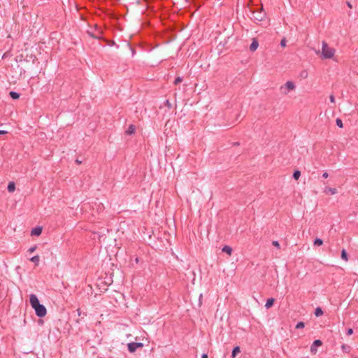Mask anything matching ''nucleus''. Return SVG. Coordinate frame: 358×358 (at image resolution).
I'll use <instances>...</instances> for the list:
<instances>
[{
    "label": "nucleus",
    "instance_id": "nucleus-1",
    "mask_svg": "<svg viewBox=\"0 0 358 358\" xmlns=\"http://www.w3.org/2000/svg\"><path fill=\"white\" fill-rule=\"evenodd\" d=\"M29 302L32 308L34 309L36 315L38 317H43L46 315V308L43 304L40 303V301L36 295L34 294H30Z\"/></svg>",
    "mask_w": 358,
    "mask_h": 358
},
{
    "label": "nucleus",
    "instance_id": "nucleus-2",
    "mask_svg": "<svg viewBox=\"0 0 358 358\" xmlns=\"http://www.w3.org/2000/svg\"><path fill=\"white\" fill-rule=\"evenodd\" d=\"M248 7L250 11L252 13V18L255 21L261 22L264 19L266 13L264 12L262 6L255 9L252 6H250V3H249Z\"/></svg>",
    "mask_w": 358,
    "mask_h": 358
},
{
    "label": "nucleus",
    "instance_id": "nucleus-3",
    "mask_svg": "<svg viewBox=\"0 0 358 358\" xmlns=\"http://www.w3.org/2000/svg\"><path fill=\"white\" fill-rule=\"evenodd\" d=\"M335 50L329 47L328 44L325 42H322V55L323 58L331 59L334 57Z\"/></svg>",
    "mask_w": 358,
    "mask_h": 358
},
{
    "label": "nucleus",
    "instance_id": "nucleus-4",
    "mask_svg": "<svg viewBox=\"0 0 358 358\" xmlns=\"http://www.w3.org/2000/svg\"><path fill=\"white\" fill-rule=\"evenodd\" d=\"M295 89V85L292 81H287L285 85L280 87L281 92L284 94H287L289 91L294 90Z\"/></svg>",
    "mask_w": 358,
    "mask_h": 358
},
{
    "label": "nucleus",
    "instance_id": "nucleus-5",
    "mask_svg": "<svg viewBox=\"0 0 358 358\" xmlns=\"http://www.w3.org/2000/svg\"><path fill=\"white\" fill-rule=\"evenodd\" d=\"M105 275H106V276L103 278V283L107 286L110 285L113 282V273H110V272H108V273L106 272Z\"/></svg>",
    "mask_w": 358,
    "mask_h": 358
},
{
    "label": "nucleus",
    "instance_id": "nucleus-6",
    "mask_svg": "<svg viewBox=\"0 0 358 358\" xmlns=\"http://www.w3.org/2000/svg\"><path fill=\"white\" fill-rule=\"evenodd\" d=\"M322 345V342L321 340H315L310 346V352L313 355H315L317 353V348L320 347Z\"/></svg>",
    "mask_w": 358,
    "mask_h": 358
},
{
    "label": "nucleus",
    "instance_id": "nucleus-7",
    "mask_svg": "<svg viewBox=\"0 0 358 358\" xmlns=\"http://www.w3.org/2000/svg\"><path fill=\"white\" fill-rule=\"evenodd\" d=\"M138 338L136 337V350L138 348H141L144 345H149V341L148 338L143 337L142 338V342H138L137 341Z\"/></svg>",
    "mask_w": 358,
    "mask_h": 358
},
{
    "label": "nucleus",
    "instance_id": "nucleus-8",
    "mask_svg": "<svg viewBox=\"0 0 358 358\" xmlns=\"http://www.w3.org/2000/svg\"><path fill=\"white\" fill-rule=\"evenodd\" d=\"M42 230H43V229L41 227H34V229H32V230L31 231V235L38 236L41 234Z\"/></svg>",
    "mask_w": 358,
    "mask_h": 358
},
{
    "label": "nucleus",
    "instance_id": "nucleus-9",
    "mask_svg": "<svg viewBox=\"0 0 358 358\" xmlns=\"http://www.w3.org/2000/svg\"><path fill=\"white\" fill-rule=\"evenodd\" d=\"M258 46H259L258 41L256 39H253L252 43L250 45V50L252 52H254L257 49Z\"/></svg>",
    "mask_w": 358,
    "mask_h": 358
},
{
    "label": "nucleus",
    "instance_id": "nucleus-10",
    "mask_svg": "<svg viewBox=\"0 0 358 358\" xmlns=\"http://www.w3.org/2000/svg\"><path fill=\"white\" fill-rule=\"evenodd\" d=\"M222 252L227 253L229 256H231L232 254V248L229 245H224L222 248Z\"/></svg>",
    "mask_w": 358,
    "mask_h": 358
},
{
    "label": "nucleus",
    "instance_id": "nucleus-11",
    "mask_svg": "<svg viewBox=\"0 0 358 358\" xmlns=\"http://www.w3.org/2000/svg\"><path fill=\"white\" fill-rule=\"evenodd\" d=\"M106 231L108 232L109 231L108 229L104 228V229H102V230L101 231L94 232V234H96L98 235L99 241H101V238L106 236V234H105Z\"/></svg>",
    "mask_w": 358,
    "mask_h": 358
},
{
    "label": "nucleus",
    "instance_id": "nucleus-12",
    "mask_svg": "<svg viewBox=\"0 0 358 358\" xmlns=\"http://www.w3.org/2000/svg\"><path fill=\"white\" fill-rule=\"evenodd\" d=\"M7 189L9 192H13L15 189V183L13 181L9 182Z\"/></svg>",
    "mask_w": 358,
    "mask_h": 358
},
{
    "label": "nucleus",
    "instance_id": "nucleus-13",
    "mask_svg": "<svg viewBox=\"0 0 358 358\" xmlns=\"http://www.w3.org/2000/svg\"><path fill=\"white\" fill-rule=\"evenodd\" d=\"M341 349L343 352L348 353V354L350 353L351 351V347L347 344H343L341 345Z\"/></svg>",
    "mask_w": 358,
    "mask_h": 358
},
{
    "label": "nucleus",
    "instance_id": "nucleus-14",
    "mask_svg": "<svg viewBox=\"0 0 358 358\" xmlns=\"http://www.w3.org/2000/svg\"><path fill=\"white\" fill-rule=\"evenodd\" d=\"M275 302V299L273 298H270L266 301V303L265 304V307L266 308H270L273 306V303Z\"/></svg>",
    "mask_w": 358,
    "mask_h": 358
},
{
    "label": "nucleus",
    "instance_id": "nucleus-15",
    "mask_svg": "<svg viewBox=\"0 0 358 358\" xmlns=\"http://www.w3.org/2000/svg\"><path fill=\"white\" fill-rule=\"evenodd\" d=\"M324 192L326 194H335L337 193V189L336 188H332V187H327L325 189H324Z\"/></svg>",
    "mask_w": 358,
    "mask_h": 358
},
{
    "label": "nucleus",
    "instance_id": "nucleus-16",
    "mask_svg": "<svg viewBox=\"0 0 358 358\" xmlns=\"http://www.w3.org/2000/svg\"><path fill=\"white\" fill-rule=\"evenodd\" d=\"M9 95L13 99H18L20 98V94L18 92L10 91Z\"/></svg>",
    "mask_w": 358,
    "mask_h": 358
},
{
    "label": "nucleus",
    "instance_id": "nucleus-17",
    "mask_svg": "<svg viewBox=\"0 0 358 358\" xmlns=\"http://www.w3.org/2000/svg\"><path fill=\"white\" fill-rule=\"evenodd\" d=\"M127 135H131L134 134V124H130L128 129L125 131Z\"/></svg>",
    "mask_w": 358,
    "mask_h": 358
},
{
    "label": "nucleus",
    "instance_id": "nucleus-18",
    "mask_svg": "<svg viewBox=\"0 0 358 358\" xmlns=\"http://www.w3.org/2000/svg\"><path fill=\"white\" fill-rule=\"evenodd\" d=\"M30 261L34 262L36 266H38V264H39V261H40L39 256L38 255H35V256L32 257L30 259Z\"/></svg>",
    "mask_w": 358,
    "mask_h": 358
},
{
    "label": "nucleus",
    "instance_id": "nucleus-19",
    "mask_svg": "<svg viewBox=\"0 0 358 358\" xmlns=\"http://www.w3.org/2000/svg\"><path fill=\"white\" fill-rule=\"evenodd\" d=\"M240 352H241V350H240V348H239L238 346L235 347V348L233 349L232 354H231V357H232L233 358H234V357L236 356V355H237L238 353H239Z\"/></svg>",
    "mask_w": 358,
    "mask_h": 358
},
{
    "label": "nucleus",
    "instance_id": "nucleus-20",
    "mask_svg": "<svg viewBox=\"0 0 358 358\" xmlns=\"http://www.w3.org/2000/svg\"><path fill=\"white\" fill-rule=\"evenodd\" d=\"M315 315L316 317H320L323 315V310L321 308L318 307L315 310Z\"/></svg>",
    "mask_w": 358,
    "mask_h": 358
},
{
    "label": "nucleus",
    "instance_id": "nucleus-21",
    "mask_svg": "<svg viewBox=\"0 0 358 358\" xmlns=\"http://www.w3.org/2000/svg\"><path fill=\"white\" fill-rule=\"evenodd\" d=\"M78 316L81 317V318H83L84 317L87 316L86 312H82L80 308L77 309Z\"/></svg>",
    "mask_w": 358,
    "mask_h": 358
},
{
    "label": "nucleus",
    "instance_id": "nucleus-22",
    "mask_svg": "<svg viewBox=\"0 0 358 358\" xmlns=\"http://www.w3.org/2000/svg\"><path fill=\"white\" fill-rule=\"evenodd\" d=\"M128 350L130 352H134V342H131L128 344Z\"/></svg>",
    "mask_w": 358,
    "mask_h": 358
},
{
    "label": "nucleus",
    "instance_id": "nucleus-23",
    "mask_svg": "<svg viewBox=\"0 0 358 358\" xmlns=\"http://www.w3.org/2000/svg\"><path fill=\"white\" fill-rule=\"evenodd\" d=\"M341 258L343 259H344L345 261H348V254H347L345 250H344V249H343L342 251H341Z\"/></svg>",
    "mask_w": 358,
    "mask_h": 358
},
{
    "label": "nucleus",
    "instance_id": "nucleus-24",
    "mask_svg": "<svg viewBox=\"0 0 358 358\" xmlns=\"http://www.w3.org/2000/svg\"><path fill=\"white\" fill-rule=\"evenodd\" d=\"M301 176V171H299V170H296L294 173H293V178L295 179V180H299V177Z\"/></svg>",
    "mask_w": 358,
    "mask_h": 358
},
{
    "label": "nucleus",
    "instance_id": "nucleus-25",
    "mask_svg": "<svg viewBox=\"0 0 358 358\" xmlns=\"http://www.w3.org/2000/svg\"><path fill=\"white\" fill-rule=\"evenodd\" d=\"M323 244V241L320 238H316L314 241V245L320 246Z\"/></svg>",
    "mask_w": 358,
    "mask_h": 358
},
{
    "label": "nucleus",
    "instance_id": "nucleus-26",
    "mask_svg": "<svg viewBox=\"0 0 358 358\" xmlns=\"http://www.w3.org/2000/svg\"><path fill=\"white\" fill-rule=\"evenodd\" d=\"M336 122L337 126L339 127L340 128L343 127V122L341 119L337 118L336 120Z\"/></svg>",
    "mask_w": 358,
    "mask_h": 358
},
{
    "label": "nucleus",
    "instance_id": "nucleus-27",
    "mask_svg": "<svg viewBox=\"0 0 358 358\" xmlns=\"http://www.w3.org/2000/svg\"><path fill=\"white\" fill-rule=\"evenodd\" d=\"M305 327V324L303 322H299L296 326V329H302Z\"/></svg>",
    "mask_w": 358,
    "mask_h": 358
},
{
    "label": "nucleus",
    "instance_id": "nucleus-28",
    "mask_svg": "<svg viewBox=\"0 0 358 358\" xmlns=\"http://www.w3.org/2000/svg\"><path fill=\"white\" fill-rule=\"evenodd\" d=\"M272 245H273V246H275V248H277L278 249H280V244H279L278 241H273L272 242Z\"/></svg>",
    "mask_w": 358,
    "mask_h": 358
},
{
    "label": "nucleus",
    "instance_id": "nucleus-29",
    "mask_svg": "<svg viewBox=\"0 0 358 358\" xmlns=\"http://www.w3.org/2000/svg\"><path fill=\"white\" fill-rule=\"evenodd\" d=\"M127 46L129 48L133 55H134V48H133L129 42H127Z\"/></svg>",
    "mask_w": 358,
    "mask_h": 358
},
{
    "label": "nucleus",
    "instance_id": "nucleus-30",
    "mask_svg": "<svg viewBox=\"0 0 358 358\" xmlns=\"http://www.w3.org/2000/svg\"><path fill=\"white\" fill-rule=\"evenodd\" d=\"M182 78H181L180 77H178V78H176L175 79V80H174V84H175V85H178V84L182 82Z\"/></svg>",
    "mask_w": 358,
    "mask_h": 358
},
{
    "label": "nucleus",
    "instance_id": "nucleus-31",
    "mask_svg": "<svg viewBox=\"0 0 358 358\" xmlns=\"http://www.w3.org/2000/svg\"><path fill=\"white\" fill-rule=\"evenodd\" d=\"M164 105L168 107L169 108H172V104L171 103V102L169 101V100H166L164 103Z\"/></svg>",
    "mask_w": 358,
    "mask_h": 358
},
{
    "label": "nucleus",
    "instance_id": "nucleus-32",
    "mask_svg": "<svg viewBox=\"0 0 358 358\" xmlns=\"http://www.w3.org/2000/svg\"><path fill=\"white\" fill-rule=\"evenodd\" d=\"M286 43H287V41L285 40V38H283L280 41V45L284 48L286 46Z\"/></svg>",
    "mask_w": 358,
    "mask_h": 358
},
{
    "label": "nucleus",
    "instance_id": "nucleus-33",
    "mask_svg": "<svg viewBox=\"0 0 358 358\" xmlns=\"http://www.w3.org/2000/svg\"><path fill=\"white\" fill-rule=\"evenodd\" d=\"M36 249V245H34L33 247H31L29 250H28V252H34Z\"/></svg>",
    "mask_w": 358,
    "mask_h": 358
},
{
    "label": "nucleus",
    "instance_id": "nucleus-34",
    "mask_svg": "<svg viewBox=\"0 0 358 358\" xmlns=\"http://www.w3.org/2000/svg\"><path fill=\"white\" fill-rule=\"evenodd\" d=\"M353 334V329H348L347 331L348 335H352Z\"/></svg>",
    "mask_w": 358,
    "mask_h": 358
},
{
    "label": "nucleus",
    "instance_id": "nucleus-35",
    "mask_svg": "<svg viewBox=\"0 0 358 358\" xmlns=\"http://www.w3.org/2000/svg\"><path fill=\"white\" fill-rule=\"evenodd\" d=\"M329 99H330V101H331V103H334V102H335V97H334V95H332V94H331V95L329 96Z\"/></svg>",
    "mask_w": 358,
    "mask_h": 358
},
{
    "label": "nucleus",
    "instance_id": "nucleus-36",
    "mask_svg": "<svg viewBox=\"0 0 358 358\" xmlns=\"http://www.w3.org/2000/svg\"><path fill=\"white\" fill-rule=\"evenodd\" d=\"M145 45L146 46V48H145V50H150V48H151L150 45H149L148 43H145Z\"/></svg>",
    "mask_w": 358,
    "mask_h": 358
},
{
    "label": "nucleus",
    "instance_id": "nucleus-37",
    "mask_svg": "<svg viewBox=\"0 0 358 358\" xmlns=\"http://www.w3.org/2000/svg\"><path fill=\"white\" fill-rule=\"evenodd\" d=\"M329 176L328 173L327 172H324L323 174H322V177L324 178H327Z\"/></svg>",
    "mask_w": 358,
    "mask_h": 358
},
{
    "label": "nucleus",
    "instance_id": "nucleus-38",
    "mask_svg": "<svg viewBox=\"0 0 358 358\" xmlns=\"http://www.w3.org/2000/svg\"><path fill=\"white\" fill-rule=\"evenodd\" d=\"M7 134V131H4V130H0V135H3V134Z\"/></svg>",
    "mask_w": 358,
    "mask_h": 358
},
{
    "label": "nucleus",
    "instance_id": "nucleus-39",
    "mask_svg": "<svg viewBox=\"0 0 358 358\" xmlns=\"http://www.w3.org/2000/svg\"><path fill=\"white\" fill-rule=\"evenodd\" d=\"M346 3H347L348 6L350 8H352V4H351V3H350V2L347 1V2H346Z\"/></svg>",
    "mask_w": 358,
    "mask_h": 358
},
{
    "label": "nucleus",
    "instance_id": "nucleus-40",
    "mask_svg": "<svg viewBox=\"0 0 358 358\" xmlns=\"http://www.w3.org/2000/svg\"><path fill=\"white\" fill-rule=\"evenodd\" d=\"M201 358H208L207 354H203Z\"/></svg>",
    "mask_w": 358,
    "mask_h": 358
},
{
    "label": "nucleus",
    "instance_id": "nucleus-41",
    "mask_svg": "<svg viewBox=\"0 0 358 358\" xmlns=\"http://www.w3.org/2000/svg\"><path fill=\"white\" fill-rule=\"evenodd\" d=\"M76 164H80L82 163V162H81V161H80V160H79V159H78L76 160Z\"/></svg>",
    "mask_w": 358,
    "mask_h": 358
},
{
    "label": "nucleus",
    "instance_id": "nucleus-42",
    "mask_svg": "<svg viewBox=\"0 0 358 358\" xmlns=\"http://www.w3.org/2000/svg\"><path fill=\"white\" fill-rule=\"evenodd\" d=\"M76 323H79L80 320H79V319H77V320H76Z\"/></svg>",
    "mask_w": 358,
    "mask_h": 358
},
{
    "label": "nucleus",
    "instance_id": "nucleus-43",
    "mask_svg": "<svg viewBox=\"0 0 358 358\" xmlns=\"http://www.w3.org/2000/svg\"><path fill=\"white\" fill-rule=\"evenodd\" d=\"M135 261H136V263H138V258H136V259H135Z\"/></svg>",
    "mask_w": 358,
    "mask_h": 358
},
{
    "label": "nucleus",
    "instance_id": "nucleus-44",
    "mask_svg": "<svg viewBox=\"0 0 358 358\" xmlns=\"http://www.w3.org/2000/svg\"><path fill=\"white\" fill-rule=\"evenodd\" d=\"M141 46H143V43L139 44V47H141Z\"/></svg>",
    "mask_w": 358,
    "mask_h": 358
},
{
    "label": "nucleus",
    "instance_id": "nucleus-45",
    "mask_svg": "<svg viewBox=\"0 0 358 358\" xmlns=\"http://www.w3.org/2000/svg\"><path fill=\"white\" fill-rule=\"evenodd\" d=\"M357 282H358V278H357Z\"/></svg>",
    "mask_w": 358,
    "mask_h": 358
}]
</instances>
